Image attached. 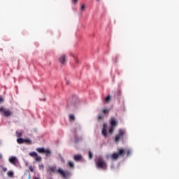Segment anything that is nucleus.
<instances>
[{
	"instance_id": "f257e3e1",
	"label": "nucleus",
	"mask_w": 179,
	"mask_h": 179,
	"mask_svg": "<svg viewBox=\"0 0 179 179\" xmlns=\"http://www.w3.org/2000/svg\"><path fill=\"white\" fill-rule=\"evenodd\" d=\"M48 171H51L52 173H56L57 174H60V176L64 179H68L72 174L69 171H65L62 169L59 168V169H57L56 166H50L48 169Z\"/></svg>"
},
{
	"instance_id": "f03ea898",
	"label": "nucleus",
	"mask_w": 179,
	"mask_h": 179,
	"mask_svg": "<svg viewBox=\"0 0 179 179\" xmlns=\"http://www.w3.org/2000/svg\"><path fill=\"white\" fill-rule=\"evenodd\" d=\"M96 166L97 169H101L102 170H107V162L101 157L96 158Z\"/></svg>"
},
{
	"instance_id": "7ed1b4c3",
	"label": "nucleus",
	"mask_w": 179,
	"mask_h": 179,
	"mask_svg": "<svg viewBox=\"0 0 179 179\" xmlns=\"http://www.w3.org/2000/svg\"><path fill=\"white\" fill-rule=\"evenodd\" d=\"M110 127L109 128V134L112 135V134L114 133V131H115V127L118 125V122L117 121V120H115V118L111 117L110 120Z\"/></svg>"
},
{
	"instance_id": "20e7f679",
	"label": "nucleus",
	"mask_w": 179,
	"mask_h": 179,
	"mask_svg": "<svg viewBox=\"0 0 179 179\" xmlns=\"http://www.w3.org/2000/svg\"><path fill=\"white\" fill-rule=\"evenodd\" d=\"M78 103H79L78 99H76V98H73L72 99L69 100L67 107L69 108H76Z\"/></svg>"
},
{
	"instance_id": "39448f33",
	"label": "nucleus",
	"mask_w": 179,
	"mask_h": 179,
	"mask_svg": "<svg viewBox=\"0 0 179 179\" xmlns=\"http://www.w3.org/2000/svg\"><path fill=\"white\" fill-rule=\"evenodd\" d=\"M124 155H125V150L120 149L119 152H115L112 155L111 159L113 160H118V157H120V156H123Z\"/></svg>"
},
{
	"instance_id": "423d86ee",
	"label": "nucleus",
	"mask_w": 179,
	"mask_h": 179,
	"mask_svg": "<svg viewBox=\"0 0 179 179\" xmlns=\"http://www.w3.org/2000/svg\"><path fill=\"white\" fill-rule=\"evenodd\" d=\"M0 113L4 117H10L13 113L10 110L5 108L3 107L0 108Z\"/></svg>"
},
{
	"instance_id": "0eeeda50",
	"label": "nucleus",
	"mask_w": 179,
	"mask_h": 179,
	"mask_svg": "<svg viewBox=\"0 0 179 179\" xmlns=\"http://www.w3.org/2000/svg\"><path fill=\"white\" fill-rule=\"evenodd\" d=\"M58 61L61 65H66V62H68V58L66 57V55L62 54L59 56Z\"/></svg>"
},
{
	"instance_id": "6e6552de",
	"label": "nucleus",
	"mask_w": 179,
	"mask_h": 179,
	"mask_svg": "<svg viewBox=\"0 0 179 179\" xmlns=\"http://www.w3.org/2000/svg\"><path fill=\"white\" fill-rule=\"evenodd\" d=\"M124 134L125 131L122 129H119V134L115 136V142H120Z\"/></svg>"
},
{
	"instance_id": "1a4fd4ad",
	"label": "nucleus",
	"mask_w": 179,
	"mask_h": 179,
	"mask_svg": "<svg viewBox=\"0 0 179 179\" xmlns=\"http://www.w3.org/2000/svg\"><path fill=\"white\" fill-rule=\"evenodd\" d=\"M29 155L31 156V157H34L36 162H40L41 160V157L38 156V154H37L36 152H29Z\"/></svg>"
},
{
	"instance_id": "9d476101",
	"label": "nucleus",
	"mask_w": 179,
	"mask_h": 179,
	"mask_svg": "<svg viewBox=\"0 0 179 179\" xmlns=\"http://www.w3.org/2000/svg\"><path fill=\"white\" fill-rule=\"evenodd\" d=\"M17 142L20 145H22V143H29L30 145V143H31V141L29 139H24L22 138H17Z\"/></svg>"
},
{
	"instance_id": "9b49d317",
	"label": "nucleus",
	"mask_w": 179,
	"mask_h": 179,
	"mask_svg": "<svg viewBox=\"0 0 179 179\" xmlns=\"http://www.w3.org/2000/svg\"><path fill=\"white\" fill-rule=\"evenodd\" d=\"M8 161L11 163V164H13L14 166H17V163H19V161H17V158H16L15 157H10Z\"/></svg>"
},
{
	"instance_id": "f8f14e48",
	"label": "nucleus",
	"mask_w": 179,
	"mask_h": 179,
	"mask_svg": "<svg viewBox=\"0 0 179 179\" xmlns=\"http://www.w3.org/2000/svg\"><path fill=\"white\" fill-rule=\"evenodd\" d=\"M102 135H103L105 138H107V124H103V125Z\"/></svg>"
},
{
	"instance_id": "ddd939ff",
	"label": "nucleus",
	"mask_w": 179,
	"mask_h": 179,
	"mask_svg": "<svg viewBox=\"0 0 179 179\" xmlns=\"http://www.w3.org/2000/svg\"><path fill=\"white\" fill-rule=\"evenodd\" d=\"M52 156V152H51V150L46 149L45 150V157H51Z\"/></svg>"
},
{
	"instance_id": "4468645a",
	"label": "nucleus",
	"mask_w": 179,
	"mask_h": 179,
	"mask_svg": "<svg viewBox=\"0 0 179 179\" xmlns=\"http://www.w3.org/2000/svg\"><path fill=\"white\" fill-rule=\"evenodd\" d=\"M73 159L75 162H80V160H82V155H74Z\"/></svg>"
},
{
	"instance_id": "2eb2a0df",
	"label": "nucleus",
	"mask_w": 179,
	"mask_h": 179,
	"mask_svg": "<svg viewBox=\"0 0 179 179\" xmlns=\"http://www.w3.org/2000/svg\"><path fill=\"white\" fill-rule=\"evenodd\" d=\"M36 152H38V153H45V149L44 148H36Z\"/></svg>"
},
{
	"instance_id": "dca6fc26",
	"label": "nucleus",
	"mask_w": 179,
	"mask_h": 179,
	"mask_svg": "<svg viewBox=\"0 0 179 179\" xmlns=\"http://www.w3.org/2000/svg\"><path fill=\"white\" fill-rule=\"evenodd\" d=\"M7 175H8V177H10V178H13V176H14L13 171H9L7 173Z\"/></svg>"
},
{
	"instance_id": "f3484780",
	"label": "nucleus",
	"mask_w": 179,
	"mask_h": 179,
	"mask_svg": "<svg viewBox=\"0 0 179 179\" xmlns=\"http://www.w3.org/2000/svg\"><path fill=\"white\" fill-rule=\"evenodd\" d=\"M111 101V96L108 95L107 97L105 98V103H108Z\"/></svg>"
},
{
	"instance_id": "a211bd4d",
	"label": "nucleus",
	"mask_w": 179,
	"mask_h": 179,
	"mask_svg": "<svg viewBox=\"0 0 179 179\" xmlns=\"http://www.w3.org/2000/svg\"><path fill=\"white\" fill-rule=\"evenodd\" d=\"M75 120V115L73 114L69 115V121H74Z\"/></svg>"
},
{
	"instance_id": "6ab92c4d",
	"label": "nucleus",
	"mask_w": 179,
	"mask_h": 179,
	"mask_svg": "<svg viewBox=\"0 0 179 179\" xmlns=\"http://www.w3.org/2000/svg\"><path fill=\"white\" fill-rule=\"evenodd\" d=\"M24 176H28V178H31V176H30V172L29 171H26L24 173Z\"/></svg>"
},
{
	"instance_id": "aec40b11",
	"label": "nucleus",
	"mask_w": 179,
	"mask_h": 179,
	"mask_svg": "<svg viewBox=\"0 0 179 179\" xmlns=\"http://www.w3.org/2000/svg\"><path fill=\"white\" fill-rule=\"evenodd\" d=\"M16 135H17V138H22L23 134L22 132L17 131Z\"/></svg>"
},
{
	"instance_id": "412c9836",
	"label": "nucleus",
	"mask_w": 179,
	"mask_h": 179,
	"mask_svg": "<svg viewBox=\"0 0 179 179\" xmlns=\"http://www.w3.org/2000/svg\"><path fill=\"white\" fill-rule=\"evenodd\" d=\"M69 167H71V169H73V167H75V165L73 164V163L72 162H69Z\"/></svg>"
},
{
	"instance_id": "4be33fe9",
	"label": "nucleus",
	"mask_w": 179,
	"mask_h": 179,
	"mask_svg": "<svg viewBox=\"0 0 179 179\" xmlns=\"http://www.w3.org/2000/svg\"><path fill=\"white\" fill-rule=\"evenodd\" d=\"M103 114H108V113H110V110L104 108L103 110Z\"/></svg>"
},
{
	"instance_id": "5701e85b",
	"label": "nucleus",
	"mask_w": 179,
	"mask_h": 179,
	"mask_svg": "<svg viewBox=\"0 0 179 179\" xmlns=\"http://www.w3.org/2000/svg\"><path fill=\"white\" fill-rule=\"evenodd\" d=\"M124 151H125V153L127 157L131 155V150H124Z\"/></svg>"
},
{
	"instance_id": "b1692460",
	"label": "nucleus",
	"mask_w": 179,
	"mask_h": 179,
	"mask_svg": "<svg viewBox=\"0 0 179 179\" xmlns=\"http://www.w3.org/2000/svg\"><path fill=\"white\" fill-rule=\"evenodd\" d=\"M89 159H93V153L92 152H89Z\"/></svg>"
},
{
	"instance_id": "393cba45",
	"label": "nucleus",
	"mask_w": 179,
	"mask_h": 179,
	"mask_svg": "<svg viewBox=\"0 0 179 179\" xmlns=\"http://www.w3.org/2000/svg\"><path fill=\"white\" fill-rule=\"evenodd\" d=\"M39 169L40 170H44V165H43L42 164H39Z\"/></svg>"
},
{
	"instance_id": "a878e982",
	"label": "nucleus",
	"mask_w": 179,
	"mask_h": 179,
	"mask_svg": "<svg viewBox=\"0 0 179 179\" xmlns=\"http://www.w3.org/2000/svg\"><path fill=\"white\" fill-rule=\"evenodd\" d=\"M29 171H31V173H34V169L33 168V166H29Z\"/></svg>"
},
{
	"instance_id": "bb28decb",
	"label": "nucleus",
	"mask_w": 179,
	"mask_h": 179,
	"mask_svg": "<svg viewBox=\"0 0 179 179\" xmlns=\"http://www.w3.org/2000/svg\"><path fill=\"white\" fill-rule=\"evenodd\" d=\"M2 170H3V173H6V171H8V169H6L5 167H3Z\"/></svg>"
},
{
	"instance_id": "cd10ccee",
	"label": "nucleus",
	"mask_w": 179,
	"mask_h": 179,
	"mask_svg": "<svg viewBox=\"0 0 179 179\" xmlns=\"http://www.w3.org/2000/svg\"><path fill=\"white\" fill-rule=\"evenodd\" d=\"M104 118V116H103V115H99V117H98V119L99 120H103Z\"/></svg>"
},
{
	"instance_id": "c85d7f7f",
	"label": "nucleus",
	"mask_w": 179,
	"mask_h": 179,
	"mask_svg": "<svg viewBox=\"0 0 179 179\" xmlns=\"http://www.w3.org/2000/svg\"><path fill=\"white\" fill-rule=\"evenodd\" d=\"M81 10H85V5H83V6H81Z\"/></svg>"
},
{
	"instance_id": "c756f323",
	"label": "nucleus",
	"mask_w": 179,
	"mask_h": 179,
	"mask_svg": "<svg viewBox=\"0 0 179 179\" xmlns=\"http://www.w3.org/2000/svg\"><path fill=\"white\" fill-rule=\"evenodd\" d=\"M78 1H79V0H73V3H78Z\"/></svg>"
},
{
	"instance_id": "7c9ffc66",
	"label": "nucleus",
	"mask_w": 179,
	"mask_h": 179,
	"mask_svg": "<svg viewBox=\"0 0 179 179\" xmlns=\"http://www.w3.org/2000/svg\"><path fill=\"white\" fill-rule=\"evenodd\" d=\"M2 155L1 154H0V160H2Z\"/></svg>"
},
{
	"instance_id": "2f4dec72",
	"label": "nucleus",
	"mask_w": 179,
	"mask_h": 179,
	"mask_svg": "<svg viewBox=\"0 0 179 179\" xmlns=\"http://www.w3.org/2000/svg\"><path fill=\"white\" fill-rule=\"evenodd\" d=\"M3 99H2V98H0V103L1 101H3Z\"/></svg>"
},
{
	"instance_id": "473e14b6",
	"label": "nucleus",
	"mask_w": 179,
	"mask_h": 179,
	"mask_svg": "<svg viewBox=\"0 0 179 179\" xmlns=\"http://www.w3.org/2000/svg\"><path fill=\"white\" fill-rule=\"evenodd\" d=\"M96 1H100V0H96Z\"/></svg>"
}]
</instances>
